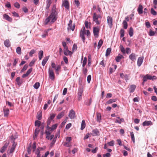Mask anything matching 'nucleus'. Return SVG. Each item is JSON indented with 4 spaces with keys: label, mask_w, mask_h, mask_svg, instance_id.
<instances>
[{
    "label": "nucleus",
    "mask_w": 157,
    "mask_h": 157,
    "mask_svg": "<svg viewBox=\"0 0 157 157\" xmlns=\"http://www.w3.org/2000/svg\"><path fill=\"white\" fill-rule=\"evenodd\" d=\"M58 12V9L56 8V5H53L51 11L50 15L45 20V25H47L49 23L52 24L55 22L58 18L57 15Z\"/></svg>",
    "instance_id": "1"
},
{
    "label": "nucleus",
    "mask_w": 157,
    "mask_h": 157,
    "mask_svg": "<svg viewBox=\"0 0 157 157\" xmlns=\"http://www.w3.org/2000/svg\"><path fill=\"white\" fill-rule=\"evenodd\" d=\"M93 21L97 25H99L101 22V21L98 20L99 18L101 19V16L99 14L97 15L96 13H94L93 15Z\"/></svg>",
    "instance_id": "2"
},
{
    "label": "nucleus",
    "mask_w": 157,
    "mask_h": 157,
    "mask_svg": "<svg viewBox=\"0 0 157 157\" xmlns=\"http://www.w3.org/2000/svg\"><path fill=\"white\" fill-rule=\"evenodd\" d=\"M99 31V28L98 27H94L93 28V32L95 37L98 38Z\"/></svg>",
    "instance_id": "3"
},
{
    "label": "nucleus",
    "mask_w": 157,
    "mask_h": 157,
    "mask_svg": "<svg viewBox=\"0 0 157 157\" xmlns=\"http://www.w3.org/2000/svg\"><path fill=\"white\" fill-rule=\"evenodd\" d=\"M48 73L50 78L52 80H54L55 79V75L53 70L51 68H49Z\"/></svg>",
    "instance_id": "4"
},
{
    "label": "nucleus",
    "mask_w": 157,
    "mask_h": 157,
    "mask_svg": "<svg viewBox=\"0 0 157 157\" xmlns=\"http://www.w3.org/2000/svg\"><path fill=\"white\" fill-rule=\"evenodd\" d=\"M68 116L71 119H74L76 117L75 112L73 109H71L70 111Z\"/></svg>",
    "instance_id": "5"
},
{
    "label": "nucleus",
    "mask_w": 157,
    "mask_h": 157,
    "mask_svg": "<svg viewBox=\"0 0 157 157\" xmlns=\"http://www.w3.org/2000/svg\"><path fill=\"white\" fill-rule=\"evenodd\" d=\"M72 21L70 20L69 23L68 24L67 29L68 31L70 30H72L74 31L75 28V25H74L72 26Z\"/></svg>",
    "instance_id": "6"
},
{
    "label": "nucleus",
    "mask_w": 157,
    "mask_h": 157,
    "mask_svg": "<svg viewBox=\"0 0 157 157\" xmlns=\"http://www.w3.org/2000/svg\"><path fill=\"white\" fill-rule=\"evenodd\" d=\"M62 5L67 10L69 9V3L67 0H64L63 1Z\"/></svg>",
    "instance_id": "7"
},
{
    "label": "nucleus",
    "mask_w": 157,
    "mask_h": 157,
    "mask_svg": "<svg viewBox=\"0 0 157 157\" xmlns=\"http://www.w3.org/2000/svg\"><path fill=\"white\" fill-rule=\"evenodd\" d=\"M107 23L109 27L111 28L113 25L112 21L113 19L112 17L109 16L107 17Z\"/></svg>",
    "instance_id": "8"
},
{
    "label": "nucleus",
    "mask_w": 157,
    "mask_h": 157,
    "mask_svg": "<svg viewBox=\"0 0 157 157\" xmlns=\"http://www.w3.org/2000/svg\"><path fill=\"white\" fill-rule=\"evenodd\" d=\"M9 144V142H6L4 145V146L2 147V148L0 150V152L2 153H3L5 151L7 147L8 146Z\"/></svg>",
    "instance_id": "9"
},
{
    "label": "nucleus",
    "mask_w": 157,
    "mask_h": 157,
    "mask_svg": "<svg viewBox=\"0 0 157 157\" xmlns=\"http://www.w3.org/2000/svg\"><path fill=\"white\" fill-rule=\"evenodd\" d=\"M64 54L66 56H67L68 55H71L72 54V52L68 50L67 47L64 48Z\"/></svg>",
    "instance_id": "10"
},
{
    "label": "nucleus",
    "mask_w": 157,
    "mask_h": 157,
    "mask_svg": "<svg viewBox=\"0 0 157 157\" xmlns=\"http://www.w3.org/2000/svg\"><path fill=\"white\" fill-rule=\"evenodd\" d=\"M142 125L144 126L152 125H153V123L150 121H146L143 122V123H142Z\"/></svg>",
    "instance_id": "11"
},
{
    "label": "nucleus",
    "mask_w": 157,
    "mask_h": 157,
    "mask_svg": "<svg viewBox=\"0 0 157 157\" xmlns=\"http://www.w3.org/2000/svg\"><path fill=\"white\" fill-rule=\"evenodd\" d=\"M129 59L132 61H134L136 60V54L133 53H132L129 55Z\"/></svg>",
    "instance_id": "12"
},
{
    "label": "nucleus",
    "mask_w": 157,
    "mask_h": 157,
    "mask_svg": "<svg viewBox=\"0 0 157 157\" xmlns=\"http://www.w3.org/2000/svg\"><path fill=\"white\" fill-rule=\"evenodd\" d=\"M49 56H46L43 59L42 62V65L44 66H45V64H46V63L47 62V61H48L49 58Z\"/></svg>",
    "instance_id": "13"
},
{
    "label": "nucleus",
    "mask_w": 157,
    "mask_h": 157,
    "mask_svg": "<svg viewBox=\"0 0 157 157\" xmlns=\"http://www.w3.org/2000/svg\"><path fill=\"white\" fill-rule=\"evenodd\" d=\"M92 132L93 136H96L99 135V132L97 129L93 130L92 131Z\"/></svg>",
    "instance_id": "14"
},
{
    "label": "nucleus",
    "mask_w": 157,
    "mask_h": 157,
    "mask_svg": "<svg viewBox=\"0 0 157 157\" xmlns=\"http://www.w3.org/2000/svg\"><path fill=\"white\" fill-rule=\"evenodd\" d=\"M3 18L7 21L11 22L12 21V18L6 14H5L3 15Z\"/></svg>",
    "instance_id": "15"
},
{
    "label": "nucleus",
    "mask_w": 157,
    "mask_h": 157,
    "mask_svg": "<svg viewBox=\"0 0 157 157\" xmlns=\"http://www.w3.org/2000/svg\"><path fill=\"white\" fill-rule=\"evenodd\" d=\"M144 58L143 57H140L138 58L137 60V65L139 67H140L142 64Z\"/></svg>",
    "instance_id": "16"
},
{
    "label": "nucleus",
    "mask_w": 157,
    "mask_h": 157,
    "mask_svg": "<svg viewBox=\"0 0 157 157\" xmlns=\"http://www.w3.org/2000/svg\"><path fill=\"white\" fill-rule=\"evenodd\" d=\"M136 88V86L135 85H132L130 86L129 89V91L130 93L133 92Z\"/></svg>",
    "instance_id": "17"
},
{
    "label": "nucleus",
    "mask_w": 157,
    "mask_h": 157,
    "mask_svg": "<svg viewBox=\"0 0 157 157\" xmlns=\"http://www.w3.org/2000/svg\"><path fill=\"white\" fill-rule=\"evenodd\" d=\"M117 118L118 119H120V120H118L116 119L115 121V122L116 123L120 124L121 122H123L124 121V119L123 118H120V117H117Z\"/></svg>",
    "instance_id": "18"
},
{
    "label": "nucleus",
    "mask_w": 157,
    "mask_h": 157,
    "mask_svg": "<svg viewBox=\"0 0 157 157\" xmlns=\"http://www.w3.org/2000/svg\"><path fill=\"white\" fill-rule=\"evenodd\" d=\"M4 44L5 46L7 48L10 47L11 45L10 42L9 40L7 39L4 41Z\"/></svg>",
    "instance_id": "19"
},
{
    "label": "nucleus",
    "mask_w": 157,
    "mask_h": 157,
    "mask_svg": "<svg viewBox=\"0 0 157 157\" xmlns=\"http://www.w3.org/2000/svg\"><path fill=\"white\" fill-rule=\"evenodd\" d=\"M4 116L5 117H7L9 114L10 111L8 109L5 108L3 109Z\"/></svg>",
    "instance_id": "20"
},
{
    "label": "nucleus",
    "mask_w": 157,
    "mask_h": 157,
    "mask_svg": "<svg viewBox=\"0 0 157 157\" xmlns=\"http://www.w3.org/2000/svg\"><path fill=\"white\" fill-rule=\"evenodd\" d=\"M143 8L142 5L140 4L139 5V7L137 9V11L138 12V13L139 14L142 13L143 12Z\"/></svg>",
    "instance_id": "21"
},
{
    "label": "nucleus",
    "mask_w": 157,
    "mask_h": 157,
    "mask_svg": "<svg viewBox=\"0 0 157 157\" xmlns=\"http://www.w3.org/2000/svg\"><path fill=\"white\" fill-rule=\"evenodd\" d=\"M124 58L123 56L121 54H119L118 56L116 57L115 60L116 62H119L120 61L121 59Z\"/></svg>",
    "instance_id": "22"
},
{
    "label": "nucleus",
    "mask_w": 157,
    "mask_h": 157,
    "mask_svg": "<svg viewBox=\"0 0 157 157\" xmlns=\"http://www.w3.org/2000/svg\"><path fill=\"white\" fill-rule=\"evenodd\" d=\"M61 66L60 65H57L55 68V70L56 74L58 75L59 74V71L61 69Z\"/></svg>",
    "instance_id": "23"
},
{
    "label": "nucleus",
    "mask_w": 157,
    "mask_h": 157,
    "mask_svg": "<svg viewBox=\"0 0 157 157\" xmlns=\"http://www.w3.org/2000/svg\"><path fill=\"white\" fill-rule=\"evenodd\" d=\"M44 52L42 50L38 52V57L39 60H40L43 57Z\"/></svg>",
    "instance_id": "24"
},
{
    "label": "nucleus",
    "mask_w": 157,
    "mask_h": 157,
    "mask_svg": "<svg viewBox=\"0 0 157 157\" xmlns=\"http://www.w3.org/2000/svg\"><path fill=\"white\" fill-rule=\"evenodd\" d=\"M86 34V33H83L82 32V30L80 32V37L82 39V41L83 42L85 41V37L84 35Z\"/></svg>",
    "instance_id": "25"
},
{
    "label": "nucleus",
    "mask_w": 157,
    "mask_h": 157,
    "mask_svg": "<svg viewBox=\"0 0 157 157\" xmlns=\"http://www.w3.org/2000/svg\"><path fill=\"white\" fill-rule=\"evenodd\" d=\"M16 81L17 83V85L19 86L23 82L22 80H20V77H17L16 79Z\"/></svg>",
    "instance_id": "26"
},
{
    "label": "nucleus",
    "mask_w": 157,
    "mask_h": 157,
    "mask_svg": "<svg viewBox=\"0 0 157 157\" xmlns=\"http://www.w3.org/2000/svg\"><path fill=\"white\" fill-rule=\"evenodd\" d=\"M64 112H62L59 113L57 116V118L58 119H59L61 118L64 115Z\"/></svg>",
    "instance_id": "27"
},
{
    "label": "nucleus",
    "mask_w": 157,
    "mask_h": 157,
    "mask_svg": "<svg viewBox=\"0 0 157 157\" xmlns=\"http://www.w3.org/2000/svg\"><path fill=\"white\" fill-rule=\"evenodd\" d=\"M52 3L51 0H47V5L46 9H48Z\"/></svg>",
    "instance_id": "28"
},
{
    "label": "nucleus",
    "mask_w": 157,
    "mask_h": 157,
    "mask_svg": "<svg viewBox=\"0 0 157 157\" xmlns=\"http://www.w3.org/2000/svg\"><path fill=\"white\" fill-rule=\"evenodd\" d=\"M130 37L132 36L133 34V30L132 27H130L128 31Z\"/></svg>",
    "instance_id": "29"
},
{
    "label": "nucleus",
    "mask_w": 157,
    "mask_h": 157,
    "mask_svg": "<svg viewBox=\"0 0 157 157\" xmlns=\"http://www.w3.org/2000/svg\"><path fill=\"white\" fill-rule=\"evenodd\" d=\"M86 126V123L85 121L84 120H83L82 121L81 125V129L82 130H83L85 128Z\"/></svg>",
    "instance_id": "30"
},
{
    "label": "nucleus",
    "mask_w": 157,
    "mask_h": 157,
    "mask_svg": "<svg viewBox=\"0 0 157 157\" xmlns=\"http://www.w3.org/2000/svg\"><path fill=\"white\" fill-rule=\"evenodd\" d=\"M91 25V23L90 22L88 23L87 21L85 22V26L86 29H89L90 28V25Z\"/></svg>",
    "instance_id": "31"
},
{
    "label": "nucleus",
    "mask_w": 157,
    "mask_h": 157,
    "mask_svg": "<svg viewBox=\"0 0 157 157\" xmlns=\"http://www.w3.org/2000/svg\"><path fill=\"white\" fill-rule=\"evenodd\" d=\"M83 92V89L82 88L79 87L78 89V95H82Z\"/></svg>",
    "instance_id": "32"
},
{
    "label": "nucleus",
    "mask_w": 157,
    "mask_h": 157,
    "mask_svg": "<svg viewBox=\"0 0 157 157\" xmlns=\"http://www.w3.org/2000/svg\"><path fill=\"white\" fill-rule=\"evenodd\" d=\"M39 132H40V130L39 129L36 128L35 129V135L33 136V137L34 139L35 138H36Z\"/></svg>",
    "instance_id": "33"
},
{
    "label": "nucleus",
    "mask_w": 157,
    "mask_h": 157,
    "mask_svg": "<svg viewBox=\"0 0 157 157\" xmlns=\"http://www.w3.org/2000/svg\"><path fill=\"white\" fill-rule=\"evenodd\" d=\"M111 51V49L110 48H108L107 49L105 53V56H107L110 55Z\"/></svg>",
    "instance_id": "34"
},
{
    "label": "nucleus",
    "mask_w": 157,
    "mask_h": 157,
    "mask_svg": "<svg viewBox=\"0 0 157 157\" xmlns=\"http://www.w3.org/2000/svg\"><path fill=\"white\" fill-rule=\"evenodd\" d=\"M97 121L99 122H100L101 120V116L100 113L97 114Z\"/></svg>",
    "instance_id": "35"
},
{
    "label": "nucleus",
    "mask_w": 157,
    "mask_h": 157,
    "mask_svg": "<svg viewBox=\"0 0 157 157\" xmlns=\"http://www.w3.org/2000/svg\"><path fill=\"white\" fill-rule=\"evenodd\" d=\"M16 52L19 55H21V49L20 47H18L16 48Z\"/></svg>",
    "instance_id": "36"
},
{
    "label": "nucleus",
    "mask_w": 157,
    "mask_h": 157,
    "mask_svg": "<svg viewBox=\"0 0 157 157\" xmlns=\"http://www.w3.org/2000/svg\"><path fill=\"white\" fill-rule=\"evenodd\" d=\"M37 118L38 120H41L42 118V113L41 112H38L37 115Z\"/></svg>",
    "instance_id": "37"
},
{
    "label": "nucleus",
    "mask_w": 157,
    "mask_h": 157,
    "mask_svg": "<svg viewBox=\"0 0 157 157\" xmlns=\"http://www.w3.org/2000/svg\"><path fill=\"white\" fill-rule=\"evenodd\" d=\"M40 86V83L39 82H36L33 85V87L36 89H38Z\"/></svg>",
    "instance_id": "38"
},
{
    "label": "nucleus",
    "mask_w": 157,
    "mask_h": 157,
    "mask_svg": "<svg viewBox=\"0 0 157 157\" xmlns=\"http://www.w3.org/2000/svg\"><path fill=\"white\" fill-rule=\"evenodd\" d=\"M103 43V41L102 40H100L98 42V48L99 49L101 45H102Z\"/></svg>",
    "instance_id": "39"
},
{
    "label": "nucleus",
    "mask_w": 157,
    "mask_h": 157,
    "mask_svg": "<svg viewBox=\"0 0 157 157\" xmlns=\"http://www.w3.org/2000/svg\"><path fill=\"white\" fill-rule=\"evenodd\" d=\"M120 47V50L122 53L123 54H125V50L123 46L122 45H121Z\"/></svg>",
    "instance_id": "40"
},
{
    "label": "nucleus",
    "mask_w": 157,
    "mask_h": 157,
    "mask_svg": "<svg viewBox=\"0 0 157 157\" xmlns=\"http://www.w3.org/2000/svg\"><path fill=\"white\" fill-rule=\"evenodd\" d=\"M130 133L131 139L134 143L135 142V139L133 132H130Z\"/></svg>",
    "instance_id": "41"
},
{
    "label": "nucleus",
    "mask_w": 157,
    "mask_h": 157,
    "mask_svg": "<svg viewBox=\"0 0 157 157\" xmlns=\"http://www.w3.org/2000/svg\"><path fill=\"white\" fill-rule=\"evenodd\" d=\"M92 103V100L91 98H90L89 100L88 99L87 101H86L85 104L87 105H91Z\"/></svg>",
    "instance_id": "42"
},
{
    "label": "nucleus",
    "mask_w": 157,
    "mask_h": 157,
    "mask_svg": "<svg viewBox=\"0 0 157 157\" xmlns=\"http://www.w3.org/2000/svg\"><path fill=\"white\" fill-rule=\"evenodd\" d=\"M123 24L124 28L125 29H127L128 27V24L126 21L125 20H124L123 21Z\"/></svg>",
    "instance_id": "43"
},
{
    "label": "nucleus",
    "mask_w": 157,
    "mask_h": 157,
    "mask_svg": "<svg viewBox=\"0 0 157 157\" xmlns=\"http://www.w3.org/2000/svg\"><path fill=\"white\" fill-rule=\"evenodd\" d=\"M41 122L39 121H35V126L40 127V125Z\"/></svg>",
    "instance_id": "44"
},
{
    "label": "nucleus",
    "mask_w": 157,
    "mask_h": 157,
    "mask_svg": "<svg viewBox=\"0 0 157 157\" xmlns=\"http://www.w3.org/2000/svg\"><path fill=\"white\" fill-rule=\"evenodd\" d=\"M32 148L33 150V152L35 151L36 148V143L35 142L33 143L32 146Z\"/></svg>",
    "instance_id": "45"
},
{
    "label": "nucleus",
    "mask_w": 157,
    "mask_h": 157,
    "mask_svg": "<svg viewBox=\"0 0 157 157\" xmlns=\"http://www.w3.org/2000/svg\"><path fill=\"white\" fill-rule=\"evenodd\" d=\"M31 144L30 143L29 146V147H27V151L29 154H31Z\"/></svg>",
    "instance_id": "46"
},
{
    "label": "nucleus",
    "mask_w": 157,
    "mask_h": 157,
    "mask_svg": "<svg viewBox=\"0 0 157 157\" xmlns=\"http://www.w3.org/2000/svg\"><path fill=\"white\" fill-rule=\"evenodd\" d=\"M124 30L123 29H121L120 30V37H123L124 36Z\"/></svg>",
    "instance_id": "47"
},
{
    "label": "nucleus",
    "mask_w": 157,
    "mask_h": 157,
    "mask_svg": "<svg viewBox=\"0 0 157 157\" xmlns=\"http://www.w3.org/2000/svg\"><path fill=\"white\" fill-rule=\"evenodd\" d=\"M36 52V51L34 49L32 50L29 53V55L30 56L32 57L33 54L35 53Z\"/></svg>",
    "instance_id": "48"
},
{
    "label": "nucleus",
    "mask_w": 157,
    "mask_h": 157,
    "mask_svg": "<svg viewBox=\"0 0 157 157\" xmlns=\"http://www.w3.org/2000/svg\"><path fill=\"white\" fill-rule=\"evenodd\" d=\"M87 62V58L86 57H85L84 58L83 62H82V66L83 67H84L86 63Z\"/></svg>",
    "instance_id": "49"
},
{
    "label": "nucleus",
    "mask_w": 157,
    "mask_h": 157,
    "mask_svg": "<svg viewBox=\"0 0 157 157\" xmlns=\"http://www.w3.org/2000/svg\"><path fill=\"white\" fill-rule=\"evenodd\" d=\"M155 32L153 31L151 29L149 30V35L150 36H153L155 35Z\"/></svg>",
    "instance_id": "50"
},
{
    "label": "nucleus",
    "mask_w": 157,
    "mask_h": 157,
    "mask_svg": "<svg viewBox=\"0 0 157 157\" xmlns=\"http://www.w3.org/2000/svg\"><path fill=\"white\" fill-rule=\"evenodd\" d=\"M28 67V66L27 64H25L24 67H23L21 71V72H23L24 71H25Z\"/></svg>",
    "instance_id": "51"
},
{
    "label": "nucleus",
    "mask_w": 157,
    "mask_h": 157,
    "mask_svg": "<svg viewBox=\"0 0 157 157\" xmlns=\"http://www.w3.org/2000/svg\"><path fill=\"white\" fill-rule=\"evenodd\" d=\"M58 126L57 124H55L52 126L51 128V131H52L53 130H54L56 129V128Z\"/></svg>",
    "instance_id": "52"
},
{
    "label": "nucleus",
    "mask_w": 157,
    "mask_h": 157,
    "mask_svg": "<svg viewBox=\"0 0 157 157\" xmlns=\"http://www.w3.org/2000/svg\"><path fill=\"white\" fill-rule=\"evenodd\" d=\"M151 13L154 15H157V12L153 9V8L151 9Z\"/></svg>",
    "instance_id": "53"
},
{
    "label": "nucleus",
    "mask_w": 157,
    "mask_h": 157,
    "mask_svg": "<svg viewBox=\"0 0 157 157\" xmlns=\"http://www.w3.org/2000/svg\"><path fill=\"white\" fill-rule=\"evenodd\" d=\"M35 62L36 60L35 59H33L32 60L30 63L29 66L30 67L32 66Z\"/></svg>",
    "instance_id": "54"
},
{
    "label": "nucleus",
    "mask_w": 157,
    "mask_h": 157,
    "mask_svg": "<svg viewBox=\"0 0 157 157\" xmlns=\"http://www.w3.org/2000/svg\"><path fill=\"white\" fill-rule=\"evenodd\" d=\"M114 141L113 140H112L110 141V142H108V144L110 146H113L114 145Z\"/></svg>",
    "instance_id": "55"
},
{
    "label": "nucleus",
    "mask_w": 157,
    "mask_h": 157,
    "mask_svg": "<svg viewBox=\"0 0 157 157\" xmlns=\"http://www.w3.org/2000/svg\"><path fill=\"white\" fill-rule=\"evenodd\" d=\"M42 148L41 147H39L37 148V151L36 152V155H40V149H42Z\"/></svg>",
    "instance_id": "56"
},
{
    "label": "nucleus",
    "mask_w": 157,
    "mask_h": 157,
    "mask_svg": "<svg viewBox=\"0 0 157 157\" xmlns=\"http://www.w3.org/2000/svg\"><path fill=\"white\" fill-rule=\"evenodd\" d=\"M87 70L86 68H83V72L84 75L86 76L87 75Z\"/></svg>",
    "instance_id": "57"
},
{
    "label": "nucleus",
    "mask_w": 157,
    "mask_h": 157,
    "mask_svg": "<svg viewBox=\"0 0 157 157\" xmlns=\"http://www.w3.org/2000/svg\"><path fill=\"white\" fill-rule=\"evenodd\" d=\"M14 6L17 8H19L20 7V5L19 3L17 2H16L14 4Z\"/></svg>",
    "instance_id": "58"
},
{
    "label": "nucleus",
    "mask_w": 157,
    "mask_h": 157,
    "mask_svg": "<svg viewBox=\"0 0 157 157\" xmlns=\"http://www.w3.org/2000/svg\"><path fill=\"white\" fill-rule=\"evenodd\" d=\"M56 115L54 113H52L50 115V117L49 118L51 120H53L55 117Z\"/></svg>",
    "instance_id": "59"
},
{
    "label": "nucleus",
    "mask_w": 157,
    "mask_h": 157,
    "mask_svg": "<svg viewBox=\"0 0 157 157\" xmlns=\"http://www.w3.org/2000/svg\"><path fill=\"white\" fill-rule=\"evenodd\" d=\"M77 48V46L76 44H74L73 47H72V50L73 51H76Z\"/></svg>",
    "instance_id": "60"
},
{
    "label": "nucleus",
    "mask_w": 157,
    "mask_h": 157,
    "mask_svg": "<svg viewBox=\"0 0 157 157\" xmlns=\"http://www.w3.org/2000/svg\"><path fill=\"white\" fill-rule=\"evenodd\" d=\"M63 59L65 63L66 64H67V63H68V60L67 58L66 57L64 56L63 57Z\"/></svg>",
    "instance_id": "61"
},
{
    "label": "nucleus",
    "mask_w": 157,
    "mask_h": 157,
    "mask_svg": "<svg viewBox=\"0 0 157 157\" xmlns=\"http://www.w3.org/2000/svg\"><path fill=\"white\" fill-rule=\"evenodd\" d=\"M22 10L25 13H27L28 12V9L25 7H24L22 9Z\"/></svg>",
    "instance_id": "62"
},
{
    "label": "nucleus",
    "mask_w": 157,
    "mask_h": 157,
    "mask_svg": "<svg viewBox=\"0 0 157 157\" xmlns=\"http://www.w3.org/2000/svg\"><path fill=\"white\" fill-rule=\"evenodd\" d=\"M91 79V76L90 75H89L87 77V81L88 83L90 82Z\"/></svg>",
    "instance_id": "63"
},
{
    "label": "nucleus",
    "mask_w": 157,
    "mask_h": 157,
    "mask_svg": "<svg viewBox=\"0 0 157 157\" xmlns=\"http://www.w3.org/2000/svg\"><path fill=\"white\" fill-rule=\"evenodd\" d=\"M71 140L72 139L71 137H68L66 138V141L67 142H69L71 141Z\"/></svg>",
    "instance_id": "64"
}]
</instances>
